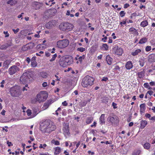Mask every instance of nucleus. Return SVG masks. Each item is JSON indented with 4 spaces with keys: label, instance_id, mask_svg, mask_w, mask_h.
Returning a JSON list of instances; mask_svg holds the SVG:
<instances>
[{
    "label": "nucleus",
    "instance_id": "obj_1",
    "mask_svg": "<svg viewBox=\"0 0 155 155\" xmlns=\"http://www.w3.org/2000/svg\"><path fill=\"white\" fill-rule=\"evenodd\" d=\"M56 127L54 123L49 120L41 122L40 125V129L43 133H49L55 130Z\"/></svg>",
    "mask_w": 155,
    "mask_h": 155
},
{
    "label": "nucleus",
    "instance_id": "obj_2",
    "mask_svg": "<svg viewBox=\"0 0 155 155\" xmlns=\"http://www.w3.org/2000/svg\"><path fill=\"white\" fill-rule=\"evenodd\" d=\"M73 62V59L71 57H66L61 58L59 61L60 65L63 67H65L70 65Z\"/></svg>",
    "mask_w": 155,
    "mask_h": 155
},
{
    "label": "nucleus",
    "instance_id": "obj_3",
    "mask_svg": "<svg viewBox=\"0 0 155 155\" xmlns=\"http://www.w3.org/2000/svg\"><path fill=\"white\" fill-rule=\"evenodd\" d=\"M94 80V79L92 77L87 76L82 79L81 85L84 87H87L89 85H92Z\"/></svg>",
    "mask_w": 155,
    "mask_h": 155
},
{
    "label": "nucleus",
    "instance_id": "obj_4",
    "mask_svg": "<svg viewBox=\"0 0 155 155\" xmlns=\"http://www.w3.org/2000/svg\"><path fill=\"white\" fill-rule=\"evenodd\" d=\"M48 94L45 91H41L37 94L36 98V101L39 103L43 102L47 99Z\"/></svg>",
    "mask_w": 155,
    "mask_h": 155
},
{
    "label": "nucleus",
    "instance_id": "obj_5",
    "mask_svg": "<svg viewBox=\"0 0 155 155\" xmlns=\"http://www.w3.org/2000/svg\"><path fill=\"white\" fill-rule=\"evenodd\" d=\"M73 27L72 24L68 22L61 23L59 26L60 29L63 31H70L73 29Z\"/></svg>",
    "mask_w": 155,
    "mask_h": 155
},
{
    "label": "nucleus",
    "instance_id": "obj_6",
    "mask_svg": "<svg viewBox=\"0 0 155 155\" xmlns=\"http://www.w3.org/2000/svg\"><path fill=\"white\" fill-rule=\"evenodd\" d=\"M10 93L13 97H18L21 94L20 87L18 86H15L11 88Z\"/></svg>",
    "mask_w": 155,
    "mask_h": 155
},
{
    "label": "nucleus",
    "instance_id": "obj_7",
    "mask_svg": "<svg viewBox=\"0 0 155 155\" xmlns=\"http://www.w3.org/2000/svg\"><path fill=\"white\" fill-rule=\"evenodd\" d=\"M69 44V41L68 40L64 39L58 41L57 42V46L59 48H63L67 47Z\"/></svg>",
    "mask_w": 155,
    "mask_h": 155
},
{
    "label": "nucleus",
    "instance_id": "obj_8",
    "mask_svg": "<svg viewBox=\"0 0 155 155\" xmlns=\"http://www.w3.org/2000/svg\"><path fill=\"white\" fill-rule=\"evenodd\" d=\"M62 130L63 134L66 137H67L70 135V134L69 132V125L68 124H64Z\"/></svg>",
    "mask_w": 155,
    "mask_h": 155
},
{
    "label": "nucleus",
    "instance_id": "obj_9",
    "mask_svg": "<svg viewBox=\"0 0 155 155\" xmlns=\"http://www.w3.org/2000/svg\"><path fill=\"white\" fill-rule=\"evenodd\" d=\"M28 72H25L20 77V81L21 84H25L28 82Z\"/></svg>",
    "mask_w": 155,
    "mask_h": 155
},
{
    "label": "nucleus",
    "instance_id": "obj_10",
    "mask_svg": "<svg viewBox=\"0 0 155 155\" xmlns=\"http://www.w3.org/2000/svg\"><path fill=\"white\" fill-rule=\"evenodd\" d=\"M19 68L16 66L13 65L8 69L9 73L10 75H13L19 71Z\"/></svg>",
    "mask_w": 155,
    "mask_h": 155
},
{
    "label": "nucleus",
    "instance_id": "obj_11",
    "mask_svg": "<svg viewBox=\"0 0 155 155\" xmlns=\"http://www.w3.org/2000/svg\"><path fill=\"white\" fill-rule=\"evenodd\" d=\"M42 6L41 3L39 2H35L32 3V6L34 9L35 10L39 9Z\"/></svg>",
    "mask_w": 155,
    "mask_h": 155
},
{
    "label": "nucleus",
    "instance_id": "obj_12",
    "mask_svg": "<svg viewBox=\"0 0 155 155\" xmlns=\"http://www.w3.org/2000/svg\"><path fill=\"white\" fill-rule=\"evenodd\" d=\"M107 120L108 122L113 124L118 121V117L116 116L114 117L110 116L108 117Z\"/></svg>",
    "mask_w": 155,
    "mask_h": 155
},
{
    "label": "nucleus",
    "instance_id": "obj_13",
    "mask_svg": "<svg viewBox=\"0 0 155 155\" xmlns=\"http://www.w3.org/2000/svg\"><path fill=\"white\" fill-rule=\"evenodd\" d=\"M26 113L27 115L29 117V118H32L35 117L37 114L35 112L32 113L31 110L30 109H28L26 111Z\"/></svg>",
    "mask_w": 155,
    "mask_h": 155
},
{
    "label": "nucleus",
    "instance_id": "obj_14",
    "mask_svg": "<svg viewBox=\"0 0 155 155\" xmlns=\"http://www.w3.org/2000/svg\"><path fill=\"white\" fill-rule=\"evenodd\" d=\"M123 51L122 48L120 47H117L115 51V53L118 55H121L123 53Z\"/></svg>",
    "mask_w": 155,
    "mask_h": 155
},
{
    "label": "nucleus",
    "instance_id": "obj_15",
    "mask_svg": "<svg viewBox=\"0 0 155 155\" xmlns=\"http://www.w3.org/2000/svg\"><path fill=\"white\" fill-rule=\"evenodd\" d=\"M55 24L54 21H50L46 23V27L48 29H50L53 27Z\"/></svg>",
    "mask_w": 155,
    "mask_h": 155
},
{
    "label": "nucleus",
    "instance_id": "obj_16",
    "mask_svg": "<svg viewBox=\"0 0 155 155\" xmlns=\"http://www.w3.org/2000/svg\"><path fill=\"white\" fill-rule=\"evenodd\" d=\"M133 67V64L131 61L127 62L125 65L126 68L127 70H130Z\"/></svg>",
    "mask_w": 155,
    "mask_h": 155
},
{
    "label": "nucleus",
    "instance_id": "obj_17",
    "mask_svg": "<svg viewBox=\"0 0 155 155\" xmlns=\"http://www.w3.org/2000/svg\"><path fill=\"white\" fill-rule=\"evenodd\" d=\"M148 60L149 62H152L155 61V54H154L150 55L148 56Z\"/></svg>",
    "mask_w": 155,
    "mask_h": 155
},
{
    "label": "nucleus",
    "instance_id": "obj_18",
    "mask_svg": "<svg viewBox=\"0 0 155 155\" xmlns=\"http://www.w3.org/2000/svg\"><path fill=\"white\" fill-rule=\"evenodd\" d=\"M129 32L130 34L134 35H136L138 34L137 30L134 28L131 27L129 29Z\"/></svg>",
    "mask_w": 155,
    "mask_h": 155
},
{
    "label": "nucleus",
    "instance_id": "obj_19",
    "mask_svg": "<svg viewBox=\"0 0 155 155\" xmlns=\"http://www.w3.org/2000/svg\"><path fill=\"white\" fill-rule=\"evenodd\" d=\"M106 60L108 64L109 65H110L112 64L113 60L112 58H111L109 55L107 56Z\"/></svg>",
    "mask_w": 155,
    "mask_h": 155
},
{
    "label": "nucleus",
    "instance_id": "obj_20",
    "mask_svg": "<svg viewBox=\"0 0 155 155\" xmlns=\"http://www.w3.org/2000/svg\"><path fill=\"white\" fill-rule=\"evenodd\" d=\"M141 52V49H137L135 50L134 51L131 53V54L133 56H135L138 55Z\"/></svg>",
    "mask_w": 155,
    "mask_h": 155
},
{
    "label": "nucleus",
    "instance_id": "obj_21",
    "mask_svg": "<svg viewBox=\"0 0 155 155\" xmlns=\"http://www.w3.org/2000/svg\"><path fill=\"white\" fill-rule=\"evenodd\" d=\"M140 112L143 113L145 110V104H143L140 105Z\"/></svg>",
    "mask_w": 155,
    "mask_h": 155
},
{
    "label": "nucleus",
    "instance_id": "obj_22",
    "mask_svg": "<svg viewBox=\"0 0 155 155\" xmlns=\"http://www.w3.org/2000/svg\"><path fill=\"white\" fill-rule=\"evenodd\" d=\"M141 152L140 149H138L134 150L132 153V155H140Z\"/></svg>",
    "mask_w": 155,
    "mask_h": 155
},
{
    "label": "nucleus",
    "instance_id": "obj_23",
    "mask_svg": "<svg viewBox=\"0 0 155 155\" xmlns=\"http://www.w3.org/2000/svg\"><path fill=\"white\" fill-rule=\"evenodd\" d=\"M61 152V148L59 147H56L55 149L54 154L57 155L58 154Z\"/></svg>",
    "mask_w": 155,
    "mask_h": 155
},
{
    "label": "nucleus",
    "instance_id": "obj_24",
    "mask_svg": "<svg viewBox=\"0 0 155 155\" xmlns=\"http://www.w3.org/2000/svg\"><path fill=\"white\" fill-rule=\"evenodd\" d=\"M148 24V22L147 20H144L141 22L140 25L143 27H145L147 26Z\"/></svg>",
    "mask_w": 155,
    "mask_h": 155
},
{
    "label": "nucleus",
    "instance_id": "obj_25",
    "mask_svg": "<svg viewBox=\"0 0 155 155\" xmlns=\"http://www.w3.org/2000/svg\"><path fill=\"white\" fill-rule=\"evenodd\" d=\"M147 38L145 37H144L140 40L139 43L140 44H143L147 42Z\"/></svg>",
    "mask_w": 155,
    "mask_h": 155
},
{
    "label": "nucleus",
    "instance_id": "obj_26",
    "mask_svg": "<svg viewBox=\"0 0 155 155\" xmlns=\"http://www.w3.org/2000/svg\"><path fill=\"white\" fill-rule=\"evenodd\" d=\"M100 124H103L104 123V114H102L100 118Z\"/></svg>",
    "mask_w": 155,
    "mask_h": 155
},
{
    "label": "nucleus",
    "instance_id": "obj_27",
    "mask_svg": "<svg viewBox=\"0 0 155 155\" xmlns=\"http://www.w3.org/2000/svg\"><path fill=\"white\" fill-rule=\"evenodd\" d=\"M147 124V122L146 120H142L141 122V128H143Z\"/></svg>",
    "mask_w": 155,
    "mask_h": 155
},
{
    "label": "nucleus",
    "instance_id": "obj_28",
    "mask_svg": "<svg viewBox=\"0 0 155 155\" xmlns=\"http://www.w3.org/2000/svg\"><path fill=\"white\" fill-rule=\"evenodd\" d=\"M145 59L144 58H141L139 61V65L142 67H143L145 63Z\"/></svg>",
    "mask_w": 155,
    "mask_h": 155
},
{
    "label": "nucleus",
    "instance_id": "obj_29",
    "mask_svg": "<svg viewBox=\"0 0 155 155\" xmlns=\"http://www.w3.org/2000/svg\"><path fill=\"white\" fill-rule=\"evenodd\" d=\"M144 71H141L138 72L137 74L138 77L140 78H142L144 76Z\"/></svg>",
    "mask_w": 155,
    "mask_h": 155
},
{
    "label": "nucleus",
    "instance_id": "obj_30",
    "mask_svg": "<svg viewBox=\"0 0 155 155\" xmlns=\"http://www.w3.org/2000/svg\"><path fill=\"white\" fill-rule=\"evenodd\" d=\"M93 120V118L91 117H89L87 118L86 122L87 124H89L91 123Z\"/></svg>",
    "mask_w": 155,
    "mask_h": 155
},
{
    "label": "nucleus",
    "instance_id": "obj_31",
    "mask_svg": "<svg viewBox=\"0 0 155 155\" xmlns=\"http://www.w3.org/2000/svg\"><path fill=\"white\" fill-rule=\"evenodd\" d=\"M150 147V144L148 143H147L143 145V147L144 149L149 150Z\"/></svg>",
    "mask_w": 155,
    "mask_h": 155
},
{
    "label": "nucleus",
    "instance_id": "obj_32",
    "mask_svg": "<svg viewBox=\"0 0 155 155\" xmlns=\"http://www.w3.org/2000/svg\"><path fill=\"white\" fill-rule=\"evenodd\" d=\"M11 60H6L5 61H4L3 63V65L4 66L7 67L8 66V65L10 64L11 62Z\"/></svg>",
    "mask_w": 155,
    "mask_h": 155
},
{
    "label": "nucleus",
    "instance_id": "obj_33",
    "mask_svg": "<svg viewBox=\"0 0 155 155\" xmlns=\"http://www.w3.org/2000/svg\"><path fill=\"white\" fill-rule=\"evenodd\" d=\"M40 76L44 78H46L47 77V74L46 72H42L40 73Z\"/></svg>",
    "mask_w": 155,
    "mask_h": 155
},
{
    "label": "nucleus",
    "instance_id": "obj_34",
    "mask_svg": "<svg viewBox=\"0 0 155 155\" xmlns=\"http://www.w3.org/2000/svg\"><path fill=\"white\" fill-rule=\"evenodd\" d=\"M31 65L33 67H35L37 65V63L35 60L31 61Z\"/></svg>",
    "mask_w": 155,
    "mask_h": 155
},
{
    "label": "nucleus",
    "instance_id": "obj_35",
    "mask_svg": "<svg viewBox=\"0 0 155 155\" xmlns=\"http://www.w3.org/2000/svg\"><path fill=\"white\" fill-rule=\"evenodd\" d=\"M51 143H52L56 145H58L60 144L58 140H52L51 141Z\"/></svg>",
    "mask_w": 155,
    "mask_h": 155
},
{
    "label": "nucleus",
    "instance_id": "obj_36",
    "mask_svg": "<svg viewBox=\"0 0 155 155\" xmlns=\"http://www.w3.org/2000/svg\"><path fill=\"white\" fill-rule=\"evenodd\" d=\"M48 12L51 16H52L54 15L55 12L53 10H49L48 11Z\"/></svg>",
    "mask_w": 155,
    "mask_h": 155
},
{
    "label": "nucleus",
    "instance_id": "obj_37",
    "mask_svg": "<svg viewBox=\"0 0 155 155\" xmlns=\"http://www.w3.org/2000/svg\"><path fill=\"white\" fill-rule=\"evenodd\" d=\"M16 3V1L15 0H9L7 2L8 4H9L11 5H13Z\"/></svg>",
    "mask_w": 155,
    "mask_h": 155
},
{
    "label": "nucleus",
    "instance_id": "obj_38",
    "mask_svg": "<svg viewBox=\"0 0 155 155\" xmlns=\"http://www.w3.org/2000/svg\"><path fill=\"white\" fill-rule=\"evenodd\" d=\"M50 104V103H49V101H48V103H45L43 106L44 109H47L49 107Z\"/></svg>",
    "mask_w": 155,
    "mask_h": 155
},
{
    "label": "nucleus",
    "instance_id": "obj_39",
    "mask_svg": "<svg viewBox=\"0 0 155 155\" xmlns=\"http://www.w3.org/2000/svg\"><path fill=\"white\" fill-rule=\"evenodd\" d=\"M57 57V54H54L52 55V58L49 61L50 62H52L55 60L56 58Z\"/></svg>",
    "mask_w": 155,
    "mask_h": 155
},
{
    "label": "nucleus",
    "instance_id": "obj_40",
    "mask_svg": "<svg viewBox=\"0 0 155 155\" xmlns=\"http://www.w3.org/2000/svg\"><path fill=\"white\" fill-rule=\"evenodd\" d=\"M102 47L103 50H107L108 48V47L106 44H103Z\"/></svg>",
    "mask_w": 155,
    "mask_h": 155
},
{
    "label": "nucleus",
    "instance_id": "obj_41",
    "mask_svg": "<svg viewBox=\"0 0 155 155\" xmlns=\"http://www.w3.org/2000/svg\"><path fill=\"white\" fill-rule=\"evenodd\" d=\"M77 51H79L81 52H83L85 51V49L83 47L78 48H77Z\"/></svg>",
    "mask_w": 155,
    "mask_h": 155
},
{
    "label": "nucleus",
    "instance_id": "obj_42",
    "mask_svg": "<svg viewBox=\"0 0 155 155\" xmlns=\"http://www.w3.org/2000/svg\"><path fill=\"white\" fill-rule=\"evenodd\" d=\"M55 3V2H53L52 3L50 1H48L46 2L45 4L47 5H49L50 6H51L53 5Z\"/></svg>",
    "mask_w": 155,
    "mask_h": 155
},
{
    "label": "nucleus",
    "instance_id": "obj_43",
    "mask_svg": "<svg viewBox=\"0 0 155 155\" xmlns=\"http://www.w3.org/2000/svg\"><path fill=\"white\" fill-rule=\"evenodd\" d=\"M47 146V145L46 144H40L39 146V148H43L44 149H45V147H46Z\"/></svg>",
    "mask_w": 155,
    "mask_h": 155
},
{
    "label": "nucleus",
    "instance_id": "obj_44",
    "mask_svg": "<svg viewBox=\"0 0 155 155\" xmlns=\"http://www.w3.org/2000/svg\"><path fill=\"white\" fill-rule=\"evenodd\" d=\"M125 14L126 13L124 11H121L120 12V15L121 17H124L125 15Z\"/></svg>",
    "mask_w": 155,
    "mask_h": 155
},
{
    "label": "nucleus",
    "instance_id": "obj_45",
    "mask_svg": "<svg viewBox=\"0 0 155 155\" xmlns=\"http://www.w3.org/2000/svg\"><path fill=\"white\" fill-rule=\"evenodd\" d=\"M85 57V56L84 55H83L82 56L78 58L79 61H80L81 62L82 60Z\"/></svg>",
    "mask_w": 155,
    "mask_h": 155
},
{
    "label": "nucleus",
    "instance_id": "obj_46",
    "mask_svg": "<svg viewBox=\"0 0 155 155\" xmlns=\"http://www.w3.org/2000/svg\"><path fill=\"white\" fill-rule=\"evenodd\" d=\"M151 50V47L149 46H147L146 47L145 50L147 51H150Z\"/></svg>",
    "mask_w": 155,
    "mask_h": 155
},
{
    "label": "nucleus",
    "instance_id": "obj_47",
    "mask_svg": "<svg viewBox=\"0 0 155 155\" xmlns=\"http://www.w3.org/2000/svg\"><path fill=\"white\" fill-rule=\"evenodd\" d=\"M7 48V46H6L5 44L2 45L0 47L1 49H5Z\"/></svg>",
    "mask_w": 155,
    "mask_h": 155
},
{
    "label": "nucleus",
    "instance_id": "obj_48",
    "mask_svg": "<svg viewBox=\"0 0 155 155\" xmlns=\"http://www.w3.org/2000/svg\"><path fill=\"white\" fill-rule=\"evenodd\" d=\"M3 33L5 35V37H8L9 35V34L8 33V31H4Z\"/></svg>",
    "mask_w": 155,
    "mask_h": 155
},
{
    "label": "nucleus",
    "instance_id": "obj_49",
    "mask_svg": "<svg viewBox=\"0 0 155 155\" xmlns=\"http://www.w3.org/2000/svg\"><path fill=\"white\" fill-rule=\"evenodd\" d=\"M115 69L116 70H118L119 71L122 72V70H120V68L118 65H116L115 66Z\"/></svg>",
    "mask_w": 155,
    "mask_h": 155
},
{
    "label": "nucleus",
    "instance_id": "obj_50",
    "mask_svg": "<svg viewBox=\"0 0 155 155\" xmlns=\"http://www.w3.org/2000/svg\"><path fill=\"white\" fill-rule=\"evenodd\" d=\"M19 29L18 28L16 30L12 29V31L14 32V33L16 34L19 31Z\"/></svg>",
    "mask_w": 155,
    "mask_h": 155
},
{
    "label": "nucleus",
    "instance_id": "obj_51",
    "mask_svg": "<svg viewBox=\"0 0 155 155\" xmlns=\"http://www.w3.org/2000/svg\"><path fill=\"white\" fill-rule=\"evenodd\" d=\"M5 83V81L4 80H3L1 82V85H0V87H4V84Z\"/></svg>",
    "mask_w": 155,
    "mask_h": 155
},
{
    "label": "nucleus",
    "instance_id": "obj_52",
    "mask_svg": "<svg viewBox=\"0 0 155 155\" xmlns=\"http://www.w3.org/2000/svg\"><path fill=\"white\" fill-rule=\"evenodd\" d=\"M143 86L147 88L148 87H149V85L148 83H146L144 84Z\"/></svg>",
    "mask_w": 155,
    "mask_h": 155
},
{
    "label": "nucleus",
    "instance_id": "obj_53",
    "mask_svg": "<svg viewBox=\"0 0 155 155\" xmlns=\"http://www.w3.org/2000/svg\"><path fill=\"white\" fill-rule=\"evenodd\" d=\"M80 104L82 106H84L86 104V102H81Z\"/></svg>",
    "mask_w": 155,
    "mask_h": 155
},
{
    "label": "nucleus",
    "instance_id": "obj_54",
    "mask_svg": "<svg viewBox=\"0 0 155 155\" xmlns=\"http://www.w3.org/2000/svg\"><path fill=\"white\" fill-rule=\"evenodd\" d=\"M149 120H152L153 122H154L155 121V116L153 117H151Z\"/></svg>",
    "mask_w": 155,
    "mask_h": 155
},
{
    "label": "nucleus",
    "instance_id": "obj_55",
    "mask_svg": "<svg viewBox=\"0 0 155 155\" xmlns=\"http://www.w3.org/2000/svg\"><path fill=\"white\" fill-rule=\"evenodd\" d=\"M42 85L43 87H45L48 86V84L47 82H45L43 83Z\"/></svg>",
    "mask_w": 155,
    "mask_h": 155
},
{
    "label": "nucleus",
    "instance_id": "obj_56",
    "mask_svg": "<svg viewBox=\"0 0 155 155\" xmlns=\"http://www.w3.org/2000/svg\"><path fill=\"white\" fill-rule=\"evenodd\" d=\"M153 92L152 91L150 90L149 91L147 92V94H149L150 95H151L153 94Z\"/></svg>",
    "mask_w": 155,
    "mask_h": 155
},
{
    "label": "nucleus",
    "instance_id": "obj_57",
    "mask_svg": "<svg viewBox=\"0 0 155 155\" xmlns=\"http://www.w3.org/2000/svg\"><path fill=\"white\" fill-rule=\"evenodd\" d=\"M112 105L114 109H116L117 108L116 107L117 104L114 102H113L112 104Z\"/></svg>",
    "mask_w": 155,
    "mask_h": 155
},
{
    "label": "nucleus",
    "instance_id": "obj_58",
    "mask_svg": "<svg viewBox=\"0 0 155 155\" xmlns=\"http://www.w3.org/2000/svg\"><path fill=\"white\" fill-rule=\"evenodd\" d=\"M108 79V78L107 77H103V78L102 79V81H106Z\"/></svg>",
    "mask_w": 155,
    "mask_h": 155
},
{
    "label": "nucleus",
    "instance_id": "obj_59",
    "mask_svg": "<svg viewBox=\"0 0 155 155\" xmlns=\"http://www.w3.org/2000/svg\"><path fill=\"white\" fill-rule=\"evenodd\" d=\"M145 117L149 119H150V118L151 117V115L150 114H146L145 115Z\"/></svg>",
    "mask_w": 155,
    "mask_h": 155
},
{
    "label": "nucleus",
    "instance_id": "obj_60",
    "mask_svg": "<svg viewBox=\"0 0 155 155\" xmlns=\"http://www.w3.org/2000/svg\"><path fill=\"white\" fill-rule=\"evenodd\" d=\"M123 97L124 98L126 99H128L130 98L128 94L125 95V96H124Z\"/></svg>",
    "mask_w": 155,
    "mask_h": 155
},
{
    "label": "nucleus",
    "instance_id": "obj_61",
    "mask_svg": "<svg viewBox=\"0 0 155 155\" xmlns=\"http://www.w3.org/2000/svg\"><path fill=\"white\" fill-rule=\"evenodd\" d=\"M129 6V4H125L124 5V8H127Z\"/></svg>",
    "mask_w": 155,
    "mask_h": 155
},
{
    "label": "nucleus",
    "instance_id": "obj_62",
    "mask_svg": "<svg viewBox=\"0 0 155 155\" xmlns=\"http://www.w3.org/2000/svg\"><path fill=\"white\" fill-rule=\"evenodd\" d=\"M150 85L151 86H154L155 85V82L153 81H152L150 83Z\"/></svg>",
    "mask_w": 155,
    "mask_h": 155
},
{
    "label": "nucleus",
    "instance_id": "obj_63",
    "mask_svg": "<svg viewBox=\"0 0 155 155\" xmlns=\"http://www.w3.org/2000/svg\"><path fill=\"white\" fill-rule=\"evenodd\" d=\"M71 12L70 11L68 10L67 11L66 13V15L67 16L70 15L71 14Z\"/></svg>",
    "mask_w": 155,
    "mask_h": 155
},
{
    "label": "nucleus",
    "instance_id": "obj_64",
    "mask_svg": "<svg viewBox=\"0 0 155 155\" xmlns=\"http://www.w3.org/2000/svg\"><path fill=\"white\" fill-rule=\"evenodd\" d=\"M71 12L70 11L68 10L67 11L66 13V15L67 16L70 15L71 14Z\"/></svg>",
    "mask_w": 155,
    "mask_h": 155
}]
</instances>
